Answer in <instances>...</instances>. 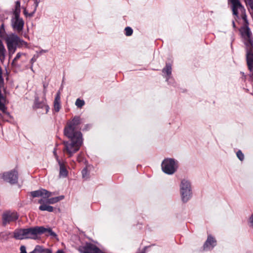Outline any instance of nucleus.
Returning a JSON list of instances; mask_svg holds the SVG:
<instances>
[{
    "label": "nucleus",
    "mask_w": 253,
    "mask_h": 253,
    "mask_svg": "<svg viewBox=\"0 0 253 253\" xmlns=\"http://www.w3.org/2000/svg\"><path fill=\"white\" fill-rule=\"evenodd\" d=\"M82 119L78 116L67 121L64 128V134L69 139V141H63V151L71 157L77 152L83 144V135L81 132L80 125Z\"/></svg>",
    "instance_id": "obj_1"
},
{
    "label": "nucleus",
    "mask_w": 253,
    "mask_h": 253,
    "mask_svg": "<svg viewBox=\"0 0 253 253\" xmlns=\"http://www.w3.org/2000/svg\"><path fill=\"white\" fill-rule=\"evenodd\" d=\"M25 234L26 239L36 240L38 239V236L42 234L47 233L46 236L51 235L56 237L57 235L55 232L52 231L51 228H46L43 226H35L25 228Z\"/></svg>",
    "instance_id": "obj_2"
},
{
    "label": "nucleus",
    "mask_w": 253,
    "mask_h": 253,
    "mask_svg": "<svg viewBox=\"0 0 253 253\" xmlns=\"http://www.w3.org/2000/svg\"><path fill=\"white\" fill-rule=\"evenodd\" d=\"M232 4L233 14L235 16V19H239V12H241V17L244 20L246 26L248 24L247 16L246 14V9L239 0H229Z\"/></svg>",
    "instance_id": "obj_3"
},
{
    "label": "nucleus",
    "mask_w": 253,
    "mask_h": 253,
    "mask_svg": "<svg viewBox=\"0 0 253 253\" xmlns=\"http://www.w3.org/2000/svg\"><path fill=\"white\" fill-rule=\"evenodd\" d=\"M162 169L166 174H172L178 168L177 162L171 158L165 159L162 163Z\"/></svg>",
    "instance_id": "obj_4"
},
{
    "label": "nucleus",
    "mask_w": 253,
    "mask_h": 253,
    "mask_svg": "<svg viewBox=\"0 0 253 253\" xmlns=\"http://www.w3.org/2000/svg\"><path fill=\"white\" fill-rule=\"evenodd\" d=\"M180 193L181 195L182 200L184 202H187L190 198L191 185L190 182L183 179L181 182L180 185Z\"/></svg>",
    "instance_id": "obj_5"
},
{
    "label": "nucleus",
    "mask_w": 253,
    "mask_h": 253,
    "mask_svg": "<svg viewBox=\"0 0 253 253\" xmlns=\"http://www.w3.org/2000/svg\"><path fill=\"white\" fill-rule=\"evenodd\" d=\"M20 9H16L14 12V18L12 19V25L14 30L20 32L23 30L24 22L20 18Z\"/></svg>",
    "instance_id": "obj_6"
},
{
    "label": "nucleus",
    "mask_w": 253,
    "mask_h": 253,
    "mask_svg": "<svg viewBox=\"0 0 253 253\" xmlns=\"http://www.w3.org/2000/svg\"><path fill=\"white\" fill-rule=\"evenodd\" d=\"M7 46L9 52V57L15 52L16 46L21 42L20 38L18 36H14L8 38L7 41Z\"/></svg>",
    "instance_id": "obj_7"
},
{
    "label": "nucleus",
    "mask_w": 253,
    "mask_h": 253,
    "mask_svg": "<svg viewBox=\"0 0 253 253\" xmlns=\"http://www.w3.org/2000/svg\"><path fill=\"white\" fill-rule=\"evenodd\" d=\"M78 250L80 253H105L91 243H86L84 246H80Z\"/></svg>",
    "instance_id": "obj_8"
},
{
    "label": "nucleus",
    "mask_w": 253,
    "mask_h": 253,
    "mask_svg": "<svg viewBox=\"0 0 253 253\" xmlns=\"http://www.w3.org/2000/svg\"><path fill=\"white\" fill-rule=\"evenodd\" d=\"M18 218V215L16 212L6 211L2 215V224L5 226L12 222L16 221Z\"/></svg>",
    "instance_id": "obj_9"
},
{
    "label": "nucleus",
    "mask_w": 253,
    "mask_h": 253,
    "mask_svg": "<svg viewBox=\"0 0 253 253\" xmlns=\"http://www.w3.org/2000/svg\"><path fill=\"white\" fill-rule=\"evenodd\" d=\"M2 178L4 181L10 184H15L18 181V172L13 170L9 172H4L2 175Z\"/></svg>",
    "instance_id": "obj_10"
},
{
    "label": "nucleus",
    "mask_w": 253,
    "mask_h": 253,
    "mask_svg": "<svg viewBox=\"0 0 253 253\" xmlns=\"http://www.w3.org/2000/svg\"><path fill=\"white\" fill-rule=\"evenodd\" d=\"M216 240L211 235L208 236L207 239L205 242L203 249V251H211L216 245Z\"/></svg>",
    "instance_id": "obj_11"
},
{
    "label": "nucleus",
    "mask_w": 253,
    "mask_h": 253,
    "mask_svg": "<svg viewBox=\"0 0 253 253\" xmlns=\"http://www.w3.org/2000/svg\"><path fill=\"white\" fill-rule=\"evenodd\" d=\"M30 194L33 198L40 197H42L43 198H48L51 195V192L44 189L32 191L30 193Z\"/></svg>",
    "instance_id": "obj_12"
},
{
    "label": "nucleus",
    "mask_w": 253,
    "mask_h": 253,
    "mask_svg": "<svg viewBox=\"0 0 253 253\" xmlns=\"http://www.w3.org/2000/svg\"><path fill=\"white\" fill-rule=\"evenodd\" d=\"M242 37L246 40V42H249L251 40H253L252 33L248 26L242 28L241 30Z\"/></svg>",
    "instance_id": "obj_13"
},
{
    "label": "nucleus",
    "mask_w": 253,
    "mask_h": 253,
    "mask_svg": "<svg viewBox=\"0 0 253 253\" xmlns=\"http://www.w3.org/2000/svg\"><path fill=\"white\" fill-rule=\"evenodd\" d=\"M245 44L246 48V59L248 58H252L253 57V40H251L249 42H246Z\"/></svg>",
    "instance_id": "obj_14"
},
{
    "label": "nucleus",
    "mask_w": 253,
    "mask_h": 253,
    "mask_svg": "<svg viewBox=\"0 0 253 253\" xmlns=\"http://www.w3.org/2000/svg\"><path fill=\"white\" fill-rule=\"evenodd\" d=\"M13 237L18 240L26 239L25 229L15 230L13 232Z\"/></svg>",
    "instance_id": "obj_15"
},
{
    "label": "nucleus",
    "mask_w": 253,
    "mask_h": 253,
    "mask_svg": "<svg viewBox=\"0 0 253 253\" xmlns=\"http://www.w3.org/2000/svg\"><path fill=\"white\" fill-rule=\"evenodd\" d=\"M59 167V175L61 177H65L68 175V171L66 169L65 163L62 161H59L58 162Z\"/></svg>",
    "instance_id": "obj_16"
},
{
    "label": "nucleus",
    "mask_w": 253,
    "mask_h": 253,
    "mask_svg": "<svg viewBox=\"0 0 253 253\" xmlns=\"http://www.w3.org/2000/svg\"><path fill=\"white\" fill-rule=\"evenodd\" d=\"M61 108L60 104V92L58 91L55 96L54 100V111L58 112Z\"/></svg>",
    "instance_id": "obj_17"
},
{
    "label": "nucleus",
    "mask_w": 253,
    "mask_h": 253,
    "mask_svg": "<svg viewBox=\"0 0 253 253\" xmlns=\"http://www.w3.org/2000/svg\"><path fill=\"white\" fill-rule=\"evenodd\" d=\"M6 50L1 41H0V60L3 61L5 59Z\"/></svg>",
    "instance_id": "obj_18"
},
{
    "label": "nucleus",
    "mask_w": 253,
    "mask_h": 253,
    "mask_svg": "<svg viewBox=\"0 0 253 253\" xmlns=\"http://www.w3.org/2000/svg\"><path fill=\"white\" fill-rule=\"evenodd\" d=\"M171 65L169 63H167L166 67L162 70V72L166 74L168 77H169L171 74Z\"/></svg>",
    "instance_id": "obj_19"
},
{
    "label": "nucleus",
    "mask_w": 253,
    "mask_h": 253,
    "mask_svg": "<svg viewBox=\"0 0 253 253\" xmlns=\"http://www.w3.org/2000/svg\"><path fill=\"white\" fill-rule=\"evenodd\" d=\"M64 198V197L63 196H60L58 197L49 198L47 200L46 203L49 204H53L63 199Z\"/></svg>",
    "instance_id": "obj_20"
},
{
    "label": "nucleus",
    "mask_w": 253,
    "mask_h": 253,
    "mask_svg": "<svg viewBox=\"0 0 253 253\" xmlns=\"http://www.w3.org/2000/svg\"><path fill=\"white\" fill-rule=\"evenodd\" d=\"M39 209L42 211H46L49 212H52L53 211L54 208L52 206L47 205L46 204H42L39 207Z\"/></svg>",
    "instance_id": "obj_21"
},
{
    "label": "nucleus",
    "mask_w": 253,
    "mask_h": 253,
    "mask_svg": "<svg viewBox=\"0 0 253 253\" xmlns=\"http://www.w3.org/2000/svg\"><path fill=\"white\" fill-rule=\"evenodd\" d=\"M244 1L250 13L253 12V0H244Z\"/></svg>",
    "instance_id": "obj_22"
},
{
    "label": "nucleus",
    "mask_w": 253,
    "mask_h": 253,
    "mask_svg": "<svg viewBox=\"0 0 253 253\" xmlns=\"http://www.w3.org/2000/svg\"><path fill=\"white\" fill-rule=\"evenodd\" d=\"M247 65L250 72H253V57L246 59Z\"/></svg>",
    "instance_id": "obj_23"
},
{
    "label": "nucleus",
    "mask_w": 253,
    "mask_h": 253,
    "mask_svg": "<svg viewBox=\"0 0 253 253\" xmlns=\"http://www.w3.org/2000/svg\"><path fill=\"white\" fill-rule=\"evenodd\" d=\"M85 103L83 100H81L80 98H78L75 102L76 105L78 108H81L84 105Z\"/></svg>",
    "instance_id": "obj_24"
},
{
    "label": "nucleus",
    "mask_w": 253,
    "mask_h": 253,
    "mask_svg": "<svg viewBox=\"0 0 253 253\" xmlns=\"http://www.w3.org/2000/svg\"><path fill=\"white\" fill-rule=\"evenodd\" d=\"M125 34L126 36H130L133 33V30L129 27H127L125 29Z\"/></svg>",
    "instance_id": "obj_25"
},
{
    "label": "nucleus",
    "mask_w": 253,
    "mask_h": 253,
    "mask_svg": "<svg viewBox=\"0 0 253 253\" xmlns=\"http://www.w3.org/2000/svg\"><path fill=\"white\" fill-rule=\"evenodd\" d=\"M33 1H34V3H33L34 10H33V11L32 12H31V13H30L29 14V16H33V13L36 10L37 7H38L39 3V1H38V0H33Z\"/></svg>",
    "instance_id": "obj_26"
},
{
    "label": "nucleus",
    "mask_w": 253,
    "mask_h": 253,
    "mask_svg": "<svg viewBox=\"0 0 253 253\" xmlns=\"http://www.w3.org/2000/svg\"><path fill=\"white\" fill-rule=\"evenodd\" d=\"M82 174L84 178L87 179L88 176V172L86 168H84L82 171Z\"/></svg>",
    "instance_id": "obj_27"
},
{
    "label": "nucleus",
    "mask_w": 253,
    "mask_h": 253,
    "mask_svg": "<svg viewBox=\"0 0 253 253\" xmlns=\"http://www.w3.org/2000/svg\"><path fill=\"white\" fill-rule=\"evenodd\" d=\"M35 249V251H36V252L38 253H43L44 249L42 246L40 245H37Z\"/></svg>",
    "instance_id": "obj_28"
},
{
    "label": "nucleus",
    "mask_w": 253,
    "mask_h": 253,
    "mask_svg": "<svg viewBox=\"0 0 253 253\" xmlns=\"http://www.w3.org/2000/svg\"><path fill=\"white\" fill-rule=\"evenodd\" d=\"M237 157L241 161L244 159V155L241 150H238L236 153Z\"/></svg>",
    "instance_id": "obj_29"
},
{
    "label": "nucleus",
    "mask_w": 253,
    "mask_h": 253,
    "mask_svg": "<svg viewBox=\"0 0 253 253\" xmlns=\"http://www.w3.org/2000/svg\"><path fill=\"white\" fill-rule=\"evenodd\" d=\"M21 55H22V53H21L20 52H18L16 54V56H15V57L14 58V59L12 61V65H14L16 64V62L20 58Z\"/></svg>",
    "instance_id": "obj_30"
},
{
    "label": "nucleus",
    "mask_w": 253,
    "mask_h": 253,
    "mask_svg": "<svg viewBox=\"0 0 253 253\" xmlns=\"http://www.w3.org/2000/svg\"><path fill=\"white\" fill-rule=\"evenodd\" d=\"M44 106L46 108V112L48 111L49 109V107L48 106L45 105L43 103H36V107L37 108H42L43 106Z\"/></svg>",
    "instance_id": "obj_31"
},
{
    "label": "nucleus",
    "mask_w": 253,
    "mask_h": 253,
    "mask_svg": "<svg viewBox=\"0 0 253 253\" xmlns=\"http://www.w3.org/2000/svg\"><path fill=\"white\" fill-rule=\"evenodd\" d=\"M20 253H27L26 252V247L24 245L21 246L20 248Z\"/></svg>",
    "instance_id": "obj_32"
},
{
    "label": "nucleus",
    "mask_w": 253,
    "mask_h": 253,
    "mask_svg": "<svg viewBox=\"0 0 253 253\" xmlns=\"http://www.w3.org/2000/svg\"><path fill=\"white\" fill-rule=\"evenodd\" d=\"M90 128V126L88 124L85 125L84 127L83 128V131H87Z\"/></svg>",
    "instance_id": "obj_33"
},
{
    "label": "nucleus",
    "mask_w": 253,
    "mask_h": 253,
    "mask_svg": "<svg viewBox=\"0 0 253 253\" xmlns=\"http://www.w3.org/2000/svg\"><path fill=\"white\" fill-rule=\"evenodd\" d=\"M53 154H54V155L56 158V161L58 162L59 161H61L59 159V157L56 153V149H54V151H53Z\"/></svg>",
    "instance_id": "obj_34"
},
{
    "label": "nucleus",
    "mask_w": 253,
    "mask_h": 253,
    "mask_svg": "<svg viewBox=\"0 0 253 253\" xmlns=\"http://www.w3.org/2000/svg\"><path fill=\"white\" fill-rule=\"evenodd\" d=\"M43 253H52V251L49 249H44Z\"/></svg>",
    "instance_id": "obj_35"
},
{
    "label": "nucleus",
    "mask_w": 253,
    "mask_h": 253,
    "mask_svg": "<svg viewBox=\"0 0 253 253\" xmlns=\"http://www.w3.org/2000/svg\"><path fill=\"white\" fill-rule=\"evenodd\" d=\"M250 221L251 223V226L253 227V214L252 215L250 218Z\"/></svg>",
    "instance_id": "obj_36"
},
{
    "label": "nucleus",
    "mask_w": 253,
    "mask_h": 253,
    "mask_svg": "<svg viewBox=\"0 0 253 253\" xmlns=\"http://www.w3.org/2000/svg\"><path fill=\"white\" fill-rule=\"evenodd\" d=\"M20 9V2L19 1H17L16 2V8H15V10H16V9Z\"/></svg>",
    "instance_id": "obj_37"
},
{
    "label": "nucleus",
    "mask_w": 253,
    "mask_h": 253,
    "mask_svg": "<svg viewBox=\"0 0 253 253\" xmlns=\"http://www.w3.org/2000/svg\"><path fill=\"white\" fill-rule=\"evenodd\" d=\"M0 81H3V80L2 77V69L0 67Z\"/></svg>",
    "instance_id": "obj_38"
},
{
    "label": "nucleus",
    "mask_w": 253,
    "mask_h": 253,
    "mask_svg": "<svg viewBox=\"0 0 253 253\" xmlns=\"http://www.w3.org/2000/svg\"><path fill=\"white\" fill-rule=\"evenodd\" d=\"M47 86V84H43V92L44 93H46V88Z\"/></svg>",
    "instance_id": "obj_39"
},
{
    "label": "nucleus",
    "mask_w": 253,
    "mask_h": 253,
    "mask_svg": "<svg viewBox=\"0 0 253 253\" xmlns=\"http://www.w3.org/2000/svg\"><path fill=\"white\" fill-rule=\"evenodd\" d=\"M39 203H40V204H41L42 205V204H43V200H42V199H40V200H39Z\"/></svg>",
    "instance_id": "obj_40"
},
{
    "label": "nucleus",
    "mask_w": 253,
    "mask_h": 253,
    "mask_svg": "<svg viewBox=\"0 0 253 253\" xmlns=\"http://www.w3.org/2000/svg\"><path fill=\"white\" fill-rule=\"evenodd\" d=\"M56 253H65L62 250H58Z\"/></svg>",
    "instance_id": "obj_41"
},
{
    "label": "nucleus",
    "mask_w": 253,
    "mask_h": 253,
    "mask_svg": "<svg viewBox=\"0 0 253 253\" xmlns=\"http://www.w3.org/2000/svg\"><path fill=\"white\" fill-rule=\"evenodd\" d=\"M35 61V59L34 58H32L31 60V63L33 64V63Z\"/></svg>",
    "instance_id": "obj_42"
},
{
    "label": "nucleus",
    "mask_w": 253,
    "mask_h": 253,
    "mask_svg": "<svg viewBox=\"0 0 253 253\" xmlns=\"http://www.w3.org/2000/svg\"><path fill=\"white\" fill-rule=\"evenodd\" d=\"M29 253H37L36 251H35V249L32 252H30Z\"/></svg>",
    "instance_id": "obj_43"
},
{
    "label": "nucleus",
    "mask_w": 253,
    "mask_h": 253,
    "mask_svg": "<svg viewBox=\"0 0 253 253\" xmlns=\"http://www.w3.org/2000/svg\"><path fill=\"white\" fill-rule=\"evenodd\" d=\"M232 24H233V27L235 28V23L234 21L232 22Z\"/></svg>",
    "instance_id": "obj_44"
},
{
    "label": "nucleus",
    "mask_w": 253,
    "mask_h": 253,
    "mask_svg": "<svg viewBox=\"0 0 253 253\" xmlns=\"http://www.w3.org/2000/svg\"><path fill=\"white\" fill-rule=\"evenodd\" d=\"M24 14H25V15H26V14H27V12H26V9H25V10H24Z\"/></svg>",
    "instance_id": "obj_45"
},
{
    "label": "nucleus",
    "mask_w": 253,
    "mask_h": 253,
    "mask_svg": "<svg viewBox=\"0 0 253 253\" xmlns=\"http://www.w3.org/2000/svg\"><path fill=\"white\" fill-rule=\"evenodd\" d=\"M31 69L32 71H33V66H31Z\"/></svg>",
    "instance_id": "obj_46"
},
{
    "label": "nucleus",
    "mask_w": 253,
    "mask_h": 253,
    "mask_svg": "<svg viewBox=\"0 0 253 253\" xmlns=\"http://www.w3.org/2000/svg\"><path fill=\"white\" fill-rule=\"evenodd\" d=\"M251 13L253 14V12H252V13Z\"/></svg>",
    "instance_id": "obj_47"
}]
</instances>
